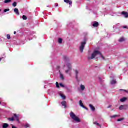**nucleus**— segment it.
<instances>
[{"label": "nucleus", "instance_id": "22", "mask_svg": "<svg viewBox=\"0 0 128 128\" xmlns=\"http://www.w3.org/2000/svg\"><path fill=\"white\" fill-rule=\"evenodd\" d=\"M124 40H124V38H120L119 40L120 42H124Z\"/></svg>", "mask_w": 128, "mask_h": 128}, {"label": "nucleus", "instance_id": "25", "mask_svg": "<svg viewBox=\"0 0 128 128\" xmlns=\"http://www.w3.org/2000/svg\"><path fill=\"white\" fill-rule=\"evenodd\" d=\"M9 120H10L11 122H14V117H13L12 118H10Z\"/></svg>", "mask_w": 128, "mask_h": 128}, {"label": "nucleus", "instance_id": "33", "mask_svg": "<svg viewBox=\"0 0 128 128\" xmlns=\"http://www.w3.org/2000/svg\"><path fill=\"white\" fill-rule=\"evenodd\" d=\"M124 118H120L118 120V122H122L124 120Z\"/></svg>", "mask_w": 128, "mask_h": 128}, {"label": "nucleus", "instance_id": "4", "mask_svg": "<svg viewBox=\"0 0 128 128\" xmlns=\"http://www.w3.org/2000/svg\"><path fill=\"white\" fill-rule=\"evenodd\" d=\"M86 42H81V45L80 46V52H84V48L86 46Z\"/></svg>", "mask_w": 128, "mask_h": 128}, {"label": "nucleus", "instance_id": "10", "mask_svg": "<svg viewBox=\"0 0 128 128\" xmlns=\"http://www.w3.org/2000/svg\"><path fill=\"white\" fill-rule=\"evenodd\" d=\"M100 26V24L98 22H94L93 24V26L94 28H98Z\"/></svg>", "mask_w": 128, "mask_h": 128}, {"label": "nucleus", "instance_id": "3", "mask_svg": "<svg viewBox=\"0 0 128 128\" xmlns=\"http://www.w3.org/2000/svg\"><path fill=\"white\" fill-rule=\"evenodd\" d=\"M70 116L72 120H74L75 122H80V119L78 116H76V115L74 114L73 112H71L70 114Z\"/></svg>", "mask_w": 128, "mask_h": 128}, {"label": "nucleus", "instance_id": "8", "mask_svg": "<svg viewBox=\"0 0 128 128\" xmlns=\"http://www.w3.org/2000/svg\"><path fill=\"white\" fill-rule=\"evenodd\" d=\"M122 14L126 18H128V13L126 12H122Z\"/></svg>", "mask_w": 128, "mask_h": 128}, {"label": "nucleus", "instance_id": "15", "mask_svg": "<svg viewBox=\"0 0 128 128\" xmlns=\"http://www.w3.org/2000/svg\"><path fill=\"white\" fill-rule=\"evenodd\" d=\"M14 119L16 120L17 122H20V120L18 119V116L16 114H14Z\"/></svg>", "mask_w": 128, "mask_h": 128}, {"label": "nucleus", "instance_id": "29", "mask_svg": "<svg viewBox=\"0 0 128 128\" xmlns=\"http://www.w3.org/2000/svg\"><path fill=\"white\" fill-rule=\"evenodd\" d=\"M116 117H118L117 115H114V116H110V118H116Z\"/></svg>", "mask_w": 128, "mask_h": 128}, {"label": "nucleus", "instance_id": "43", "mask_svg": "<svg viewBox=\"0 0 128 128\" xmlns=\"http://www.w3.org/2000/svg\"><path fill=\"white\" fill-rule=\"evenodd\" d=\"M2 12V10H0V12Z\"/></svg>", "mask_w": 128, "mask_h": 128}, {"label": "nucleus", "instance_id": "41", "mask_svg": "<svg viewBox=\"0 0 128 128\" xmlns=\"http://www.w3.org/2000/svg\"><path fill=\"white\" fill-rule=\"evenodd\" d=\"M47 7H48V8H50V6H47Z\"/></svg>", "mask_w": 128, "mask_h": 128}, {"label": "nucleus", "instance_id": "5", "mask_svg": "<svg viewBox=\"0 0 128 128\" xmlns=\"http://www.w3.org/2000/svg\"><path fill=\"white\" fill-rule=\"evenodd\" d=\"M76 78L78 80V82H80V80L78 79V76L80 74V71L78 70H74Z\"/></svg>", "mask_w": 128, "mask_h": 128}, {"label": "nucleus", "instance_id": "24", "mask_svg": "<svg viewBox=\"0 0 128 128\" xmlns=\"http://www.w3.org/2000/svg\"><path fill=\"white\" fill-rule=\"evenodd\" d=\"M116 84V80H113L111 81V84Z\"/></svg>", "mask_w": 128, "mask_h": 128}, {"label": "nucleus", "instance_id": "11", "mask_svg": "<svg viewBox=\"0 0 128 128\" xmlns=\"http://www.w3.org/2000/svg\"><path fill=\"white\" fill-rule=\"evenodd\" d=\"M14 12L17 16H20V12L18 11V8L14 9Z\"/></svg>", "mask_w": 128, "mask_h": 128}, {"label": "nucleus", "instance_id": "19", "mask_svg": "<svg viewBox=\"0 0 128 128\" xmlns=\"http://www.w3.org/2000/svg\"><path fill=\"white\" fill-rule=\"evenodd\" d=\"M12 2V0H6L4 1V4H10Z\"/></svg>", "mask_w": 128, "mask_h": 128}, {"label": "nucleus", "instance_id": "42", "mask_svg": "<svg viewBox=\"0 0 128 128\" xmlns=\"http://www.w3.org/2000/svg\"><path fill=\"white\" fill-rule=\"evenodd\" d=\"M0 104H2V102H0Z\"/></svg>", "mask_w": 128, "mask_h": 128}, {"label": "nucleus", "instance_id": "18", "mask_svg": "<svg viewBox=\"0 0 128 128\" xmlns=\"http://www.w3.org/2000/svg\"><path fill=\"white\" fill-rule=\"evenodd\" d=\"M9 126L8 124H4L2 128H8Z\"/></svg>", "mask_w": 128, "mask_h": 128}, {"label": "nucleus", "instance_id": "35", "mask_svg": "<svg viewBox=\"0 0 128 128\" xmlns=\"http://www.w3.org/2000/svg\"><path fill=\"white\" fill-rule=\"evenodd\" d=\"M55 6H56V8H58V4H55Z\"/></svg>", "mask_w": 128, "mask_h": 128}, {"label": "nucleus", "instance_id": "27", "mask_svg": "<svg viewBox=\"0 0 128 128\" xmlns=\"http://www.w3.org/2000/svg\"><path fill=\"white\" fill-rule=\"evenodd\" d=\"M18 4L16 2H14L12 6H14V8H16V6Z\"/></svg>", "mask_w": 128, "mask_h": 128}, {"label": "nucleus", "instance_id": "31", "mask_svg": "<svg viewBox=\"0 0 128 128\" xmlns=\"http://www.w3.org/2000/svg\"><path fill=\"white\" fill-rule=\"evenodd\" d=\"M10 12V9H6L4 10V12Z\"/></svg>", "mask_w": 128, "mask_h": 128}, {"label": "nucleus", "instance_id": "16", "mask_svg": "<svg viewBox=\"0 0 128 128\" xmlns=\"http://www.w3.org/2000/svg\"><path fill=\"white\" fill-rule=\"evenodd\" d=\"M80 90L84 92L86 90V86L84 85H80Z\"/></svg>", "mask_w": 128, "mask_h": 128}, {"label": "nucleus", "instance_id": "21", "mask_svg": "<svg viewBox=\"0 0 128 128\" xmlns=\"http://www.w3.org/2000/svg\"><path fill=\"white\" fill-rule=\"evenodd\" d=\"M58 42L60 44H62V38H59L58 40Z\"/></svg>", "mask_w": 128, "mask_h": 128}, {"label": "nucleus", "instance_id": "20", "mask_svg": "<svg viewBox=\"0 0 128 128\" xmlns=\"http://www.w3.org/2000/svg\"><path fill=\"white\" fill-rule=\"evenodd\" d=\"M126 100V98H123L120 99V102H124Z\"/></svg>", "mask_w": 128, "mask_h": 128}, {"label": "nucleus", "instance_id": "1", "mask_svg": "<svg viewBox=\"0 0 128 128\" xmlns=\"http://www.w3.org/2000/svg\"><path fill=\"white\" fill-rule=\"evenodd\" d=\"M64 70H65L66 74H68V72L72 70V64L68 60H65V65L64 66Z\"/></svg>", "mask_w": 128, "mask_h": 128}, {"label": "nucleus", "instance_id": "30", "mask_svg": "<svg viewBox=\"0 0 128 128\" xmlns=\"http://www.w3.org/2000/svg\"><path fill=\"white\" fill-rule=\"evenodd\" d=\"M7 38H8V40H10L11 38H10V34L7 35Z\"/></svg>", "mask_w": 128, "mask_h": 128}, {"label": "nucleus", "instance_id": "32", "mask_svg": "<svg viewBox=\"0 0 128 128\" xmlns=\"http://www.w3.org/2000/svg\"><path fill=\"white\" fill-rule=\"evenodd\" d=\"M60 86L61 88H64V85L62 84H60Z\"/></svg>", "mask_w": 128, "mask_h": 128}, {"label": "nucleus", "instance_id": "14", "mask_svg": "<svg viewBox=\"0 0 128 128\" xmlns=\"http://www.w3.org/2000/svg\"><path fill=\"white\" fill-rule=\"evenodd\" d=\"M90 107L92 112H94V110H96V108H94V106L92 104H90Z\"/></svg>", "mask_w": 128, "mask_h": 128}, {"label": "nucleus", "instance_id": "40", "mask_svg": "<svg viewBox=\"0 0 128 128\" xmlns=\"http://www.w3.org/2000/svg\"><path fill=\"white\" fill-rule=\"evenodd\" d=\"M14 34H16V32H14Z\"/></svg>", "mask_w": 128, "mask_h": 128}, {"label": "nucleus", "instance_id": "37", "mask_svg": "<svg viewBox=\"0 0 128 128\" xmlns=\"http://www.w3.org/2000/svg\"><path fill=\"white\" fill-rule=\"evenodd\" d=\"M123 28H128V27L126 26H124L123 27Z\"/></svg>", "mask_w": 128, "mask_h": 128}, {"label": "nucleus", "instance_id": "7", "mask_svg": "<svg viewBox=\"0 0 128 128\" xmlns=\"http://www.w3.org/2000/svg\"><path fill=\"white\" fill-rule=\"evenodd\" d=\"M64 2L72 6V2L70 0H64Z\"/></svg>", "mask_w": 128, "mask_h": 128}, {"label": "nucleus", "instance_id": "26", "mask_svg": "<svg viewBox=\"0 0 128 128\" xmlns=\"http://www.w3.org/2000/svg\"><path fill=\"white\" fill-rule=\"evenodd\" d=\"M56 87L58 88H60V84L58 82H56Z\"/></svg>", "mask_w": 128, "mask_h": 128}, {"label": "nucleus", "instance_id": "13", "mask_svg": "<svg viewBox=\"0 0 128 128\" xmlns=\"http://www.w3.org/2000/svg\"><path fill=\"white\" fill-rule=\"evenodd\" d=\"M61 104L62 106H64V108H66V102L64 101Z\"/></svg>", "mask_w": 128, "mask_h": 128}, {"label": "nucleus", "instance_id": "28", "mask_svg": "<svg viewBox=\"0 0 128 128\" xmlns=\"http://www.w3.org/2000/svg\"><path fill=\"white\" fill-rule=\"evenodd\" d=\"M94 124H96V126H100V124L98 123V122H94Z\"/></svg>", "mask_w": 128, "mask_h": 128}, {"label": "nucleus", "instance_id": "17", "mask_svg": "<svg viewBox=\"0 0 128 128\" xmlns=\"http://www.w3.org/2000/svg\"><path fill=\"white\" fill-rule=\"evenodd\" d=\"M60 96H61V98H62L63 100H64L66 98V96L64 95V94H60Z\"/></svg>", "mask_w": 128, "mask_h": 128}, {"label": "nucleus", "instance_id": "2", "mask_svg": "<svg viewBox=\"0 0 128 128\" xmlns=\"http://www.w3.org/2000/svg\"><path fill=\"white\" fill-rule=\"evenodd\" d=\"M100 56L102 58V60H104V57L102 55V53L98 50L94 51V52L92 54L91 56L88 57V60H94V58L96 56Z\"/></svg>", "mask_w": 128, "mask_h": 128}, {"label": "nucleus", "instance_id": "36", "mask_svg": "<svg viewBox=\"0 0 128 128\" xmlns=\"http://www.w3.org/2000/svg\"><path fill=\"white\" fill-rule=\"evenodd\" d=\"M112 108V105H110V106H108V108Z\"/></svg>", "mask_w": 128, "mask_h": 128}, {"label": "nucleus", "instance_id": "23", "mask_svg": "<svg viewBox=\"0 0 128 128\" xmlns=\"http://www.w3.org/2000/svg\"><path fill=\"white\" fill-rule=\"evenodd\" d=\"M22 18L24 20H28V18L26 16H22Z\"/></svg>", "mask_w": 128, "mask_h": 128}, {"label": "nucleus", "instance_id": "9", "mask_svg": "<svg viewBox=\"0 0 128 128\" xmlns=\"http://www.w3.org/2000/svg\"><path fill=\"white\" fill-rule=\"evenodd\" d=\"M60 78L62 80H64V74H62V72H60Z\"/></svg>", "mask_w": 128, "mask_h": 128}, {"label": "nucleus", "instance_id": "12", "mask_svg": "<svg viewBox=\"0 0 128 128\" xmlns=\"http://www.w3.org/2000/svg\"><path fill=\"white\" fill-rule=\"evenodd\" d=\"M80 104L84 108H86V110H88V108H86L84 107V103H82V100L80 101Z\"/></svg>", "mask_w": 128, "mask_h": 128}, {"label": "nucleus", "instance_id": "6", "mask_svg": "<svg viewBox=\"0 0 128 128\" xmlns=\"http://www.w3.org/2000/svg\"><path fill=\"white\" fill-rule=\"evenodd\" d=\"M120 110H128V105H122L119 108Z\"/></svg>", "mask_w": 128, "mask_h": 128}, {"label": "nucleus", "instance_id": "38", "mask_svg": "<svg viewBox=\"0 0 128 128\" xmlns=\"http://www.w3.org/2000/svg\"><path fill=\"white\" fill-rule=\"evenodd\" d=\"M4 58H0V62H2V60H3Z\"/></svg>", "mask_w": 128, "mask_h": 128}, {"label": "nucleus", "instance_id": "34", "mask_svg": "<svg viewBox=\"0 0 128 128\" xmlns=\"http://www.w3.org/2000/svg\"><path fill=\"white\" fill-rule=\"evenodd\" d=\"M25 126H26V128H30V124H26Z\"/></svg>", "mask_w": 128, "mask_h": 128}, {"label": "nucleus", "instance_id": "39", "mask_svg": "<svg viewBox=\"0 0 128 128\" xmlns=\"http://www.w3.org/2000/svg\"><path fill=\"white\" fill-rule=\"evenodd\" d=\"M12 128H16V127L14 126V125L12 126Z\"/></svg>", "mask_w": 128, "mask_h": 128}]
</instances>
